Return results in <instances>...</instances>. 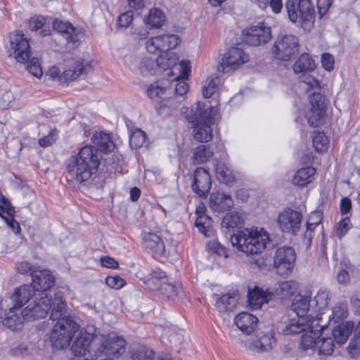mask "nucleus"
Masks as SVG:
<instances>
[{
	"instance_id": "obj_45",
	"label": "nucleus",
	"mask_w": 360,
	"mask_h": 360,
	"mask_svg": "<svg viewBox=\"0 0 360 360\" xmlns=\"http://www.w3.org/2000/svg\"><path fill=\"white\" fill-rule=\"evenodd\" d=\"M166 278V274L160 269H156L150 274V276L146 281L147 287L151 290H158L161 283V280Z\"/></svg>"
},
{
	"instance_id": "obj_46",
	"label": "nucleus",
	"mask_w": 360,
	"mask_h": 360,
	"mask_svg": "<svg viewBox=\"0 0 360 360\" xmlns=\"http://www.w3.org/2000/svg\"><path fill=\"white\" fill-rule=\"evenodd\" d=\"M347 316V307L346 304L340 302L337 304L333 309L331 314H327L330 321L337 323Z\"/></svg>"
},
{
	"instance_id": "obj_21",
	"label": "nucleus",
	"mask_w": 360,
	"mask_h": 360,
	"mask_svg": "<svg viewBox=\"0 0 360 360\" xmlns=\"http://www.w3.org/2000/svg\"><path fill=\"white\" fill-rule=\"evenodd\" d=\"M300 288L299 283L295 281H285L277 283L271 290L273 298L289 299L297 292Z\"/></svg>"
},
{
	"instance_id": "obj_4",
	"label": "nucleus",
	"mask_w": 360,
	"mask_h": 360,
	"mask_svg": "<svg viewBox=\"0 0 360 360\" xmlns=\"http://www.w3.org/2000/svg\"><path fill=\"white\" fill-rule=\"evenodd\" d=\"M79 329V324L72 318L64 316L60 319L50 333L49 340L51 346L57 350L68 347Z\"/></svg>"
},
{
	"instance_id": "obj_34",
	"label": "nucleus",
	"mask_w": 360,
	"mask_h": 360,
	"mask_svg": "<svg viewBox=\"0 0 360 360\" xmlns=\"http://www.w3.org/2000/svg\"><path fill=\"white\" fill-rule=\"evenodd\" d=\"M354 328L353 322H347L336 326L333 330V338L338 344L345 343Z\"/></svg>"
},
{
	"instance_id": "obj_14",
	"label": "nucleus",
	"mask_w": 360,
	"mask_h": 360,
	"mask_svg": "<svg viewBox=\"0 0 360 360\" xmlns=\"http://www.w3.org/2000/svg\"><path fill=\"white\" fill-rule=\"evenodd\" d=\"M295 261V252L291 247H282L276 250L274 265L278 273L284 275L291 272Z\"/></svg>"
},
{
	"instance_id": "obj_10",
	"label": "nucleus",
	"mask_w": 360,
	"mask_h": 360,
	"mask_svg": "<svg viewBox=\"0 0 360 360\" xmlns=\"http://www.w3.org/2000/svg\"><path fill=\"white\" fill-rule=\"evenodd\" d=\"M51 307V299L49 297L48 293L37 294L23 309V316L27 321L43 319L46 316Z\"/></svg>"
},
{
	"instance_id": "obj_13",
	"label": "nucleus",
	"mask_w": 360,
	"mask_h": 360,
	"mask_svg": "<svg viewBox=\"0 0 360 360\" xmlns=\"http://www.w3.org/2000/svg\"><path fill=\"white\" fill-rule=\"evenodd\" d=\"M95 338L92 334L86 332H81L77 337L72 346V351L75 356H84L85 360H96V356H93L95 345Z\"/></svg>"
},
{
	"instance_id": "obj_42",
	"label": "nucleus",
	"mask_w": 360,
	"mask_h": 360,
	"mask_svg": "<svg viewBox=\"0 0 360 360\" xmlns=\"http://www.w3.org/2000/svg\"><path fill=\"white\" fill-rule=\"evenodd\" d=\"M157 37L160 42L162 53L176 48L180 43V39L176 34H163Z\"/></svg>"
},
{
	"instance_id": "obj_35",
	"label": "nucleus",
	"mask_w": 360,
	"mask_h": 360,
	"mask_svg": "<svg viewBox=\"0 0 360 360\" xmlns=\"http://www.w3.org/2000/svg\"><path fill=\"white\" fill-rule=\"evenodd\" d=\"M314 60L307 53H302L293 65L295 73L307 74L315 69Z\"/></svg>"
},
{
	"instance_id": "obj_24",
	"label": "nucleus",
	"mask_w": 360,
	"mask_h": 360,
	"mask_svg": "<svg viewBox=\"0 0 360 360\" xmlns=\"http://www.w3.org/2000/svg\"><path fill=\"white\" fill-rule=\"evenodd\" d=\"M236 326L245 334L250 335L257 328L258 319L248 312H241L234 319Z\"/></svg>"
},
{
	"instance_id": "obj_38",
	"label": "nucleus",
	"mask_w": 360,
	"mask_h": 360,
	"mask_svg": "<svg viewBox=\"0 0 360 360\" xmlns=\"http://www.w3.org/2000/svg\"><path fill=\"white\" fill-rule=\"evenodd\" d=\"M243 224L244 218L242 214L238 212L227 213L221 221V227L228 230L241 228Z\"/></svg>"
},
{
	"instance_id": "obj_53",
	"label": "nucleus",
	"mask_w": 360,
	"mask_h": 360,
	"mask_svg": "<svg viewBox=\"0 0 360 360\" xmlns=\"http://www.w3.org/2000/svg\"><path fill=\"white\" fill-rule=\"evenodd\" d=\"M217 78L209 77L206 79L202 89V94L205 98H210L214 94L217 88Z\"/></svg>"
},
{
	"instance_id": "obj_20",
	"label": "nucleus",
	"mask_w": 360,
	"mask_h": 360,
	"mask_svg": "<svg viewBox=\"0 0 360 360\" xmlns=\"http://www.w3.org/2000/svg\"><path fill=\"white\" fill-rule=\"evenodd\" d=\"M273 299V291L271 288H264L255 287L248 292L249 304L252 309L260 308L263 304L267 303Z\"/></svg>"
},
{
	"instance_id": "obj_51",
	"label": "nucleus",
	"mask_w": 360,
	"mask_h": 360,
	"mask_svg": "<svg viewBox=\"0 0 360 360\" xmlns=\"http://www.w3.org/2000/svg\"><path fill=\"white\" fill-rule=\"evenodd\" d=\"M158 290L160 291L161 294L169 298L178 295L181 290V287L180 285H175L170 283L163 282L159 285Z\"/></svg>"
},
{
	"instance_id": "obj_55",
	"label": "nucleus",
	"mask_w": 360,
	"mask_h": 360,
	"mask_svg": "<svg viewBox=\"0 0 360 360\" xmlns=\"http://www.w3.org/2000/svg\"><path fill=\"white\" fill-rule=\"evenodd\" d=\"M26 63H27V70L30 74H32L37 78L41 77L43 75V71L37 58L30 57V58Z\"/></svg>"
},
{
	"instance_id": "obj_33",
	"label": "nucleus",
	"mask_w": 360,
	"mask_h": 360,
	"mask_svg": "<svg viewBox=\"0 0 360 360\" xmlns=\"http://www.w3.org/2000/svg\"><path fill=\"white\" fill-rule=\"evenodd\" d=\"M18 308H14L13 306L11 307L6 317L3 320V324L12 330L19 329L23 321L27 320L23 316V309L20 311V314L18 313Z\"/></svg>"
},
{
	"instance_id": "obj_54",
	"label": "nucleus",
	"mask_w": 360,
	"mask_h": 360,
	"mask_svg": "<svg viewBox=\"0 0 360 360\" xmlns=\"http://www.w3.org/2000/svg\"><path fill=\"white\" fill-rule=\"evenodd\" d=\"M325 101L326 100L322 95L314 93L310 97V110L326 112V104Z\"/></svg>"
},
{
	"instance_id": "obj_22",
	"label": "nucleus",
	"mask_w": 360,
	"mask_h": 360,
	"mask_svg": "<svg viewBox=\"0 0 360 360\" xmlns=\"http://www.w3.org/2000/svg\"><path fill=\"white\" fill-rule=\"evenodd\" d=\"M233 206L231 195L219 191L213 192L210 197V207L217 212H224Z\"/></svg>"
},
{
	"instance_id": "obj_30",
	"label": "nucleus",
	"mask_w": 360,
	"mask_h": 360,
	"mask_svg": "<svg viewBox=\"0 0 360 360\" xmlns=\"http://www.w3.org/2000/svg\"><path fill=\"white\" fill-rule=\"evenodd\" d=\"M136 71L144 77L154 75L158 69L156 60L151 57H143L135 61Z\"/></svg>"
},
{
	"instance_id": "obj_18",
	"label": "nucleus",
	"mask_w": 360,
	"mask_h": 360,
	"mask_svg": "<svg viewBox=\"0 0 360 360\" xmlns=\"http://www.w3.org/2000/svg\"><path fill=\"white\" fill-rule=\"evenodd\" d=\"M32 286L38 295L47 291L55 284V277L48 269H39V267L33 274Z\"/></svg>"
},
{
	"instance_id": "obj_28",
	"label": "nucleus",
	"mask_w": 360,
	"mask_h": 360,
	"mask_svg": "<svg viewBox=\"0 0 360 360\" xmlns=\"http://www.w3.org/2000/svg\"><path fill=\"white\" fill-rule=\"evenodd\" d=\"M311 294L305 292L304 294H298L295 296L291 309L300 317H306V314L309 311L310 306Z\"/></svg>"
},
{
	"instance_id": "obj_52",
	"label": "nucleus",
	"mask_w": 360,
	"mask_h": 360,
	"mask_svg": "<svg viewBox=\"0 0 360 360\" xmlns=\"http://www.w3.org/2000/svg\"><path fill=\"white\" fill-rule=\"evenodd\" d=\"M325 112L321 110H310L306 115L310 126L317 127L323 123Z\"/></svg>"
},
{
	"instance_id": "obj_47",
	"label": "nucleus",
	"mask_w": 360,
	"mask_h": 360,
	"mask_svg": "<svg viewBox=\"0 0 360 360\" xmlns=\"http://www.w3.org/2000/svg\"><path fill=\"white\" fill-rule=\"evenodd\" d=\"M262 9H265L269 5L274 13H280L283 8V0H250Z\"/></svg>"
},
{
	"instance_id": "obj_2",
	"label": "nucleus",
	"mask_w": 360,
	"mask_h": 360,
	"mask_svg": "<svg viewBox=\"0 0 360 360\" xmlns=\"http://www.w3.org/2000/svg\"><path fill=\"white\" fill-rule=\"evenodd\" d=\"M212 110L211 106L198 101L192 105L187 115L193 128V138L198 142H208L212 139Z\"/></svg>"
},
{
	"instance_id": "obj_60",
	"label": "nucleus",
	"mask_w": 360,
	"mask_h": 360,
	"mask_svg": "<svg viewBox=\"0 0 360 360\" xmlns=\"http://www.w3.org/2000/svg\"><path fill=\"white\" fill-rule=\"evenodd\" d=\"M322 213L320 211L312 212L307 222L308 229H315L322 221Z\"/></svg>"
},
{
	"instance_id": "obj_25",
	"label": "nucleus",
	"mask_w": 360,
	"mask_h": 360,
	"mask_svg": "<svg viewBox=\"0 0 360 360\" xmlns=\"http://www.w3.org/2000/svg\"><path fill=\"white\" fill-rule=\"evenodd\" d=\"M148 96L155 101L165 100L173 93V88H169L167 81L151 84L147 89Z\"/></svg>"
},
{
	"instance_id": "obj_9",
	"label": "nucleus",
	"mask_w": 360,
	"mask_h": 360,
	"mask_svg": "<svg viewBox=\"0 0 360 360\" xmlns=\"http://www.w3.org/2000/svg\"><path fill=\"white\" fill-rule=\"evenodd\" d=\"M10 52L20 63H26L32 57L30 41L21 30H15L9 34Z\"/></svg>"
},
{
	"instance_id": "obj_48",
	"label": "nucleus",
	"mask_w": 360,
	"mask_h": 360,
	"mask_svg": "<svg viewBox=\"0 0 360 360\" xmlns=\"http://www.w3.org/2000/svg\"><path fill=\"white\" fill-rule=\"evenodd\" d=\"M155 352L153 350L141 346L132 352L130 360H158L154 359Z\"/></svg>"
},
{
	"instance_id": "obj_41",
	"label": "nucleus",
	"mask_w": 360,
	"mask_h": 360,
	"mask_svg": "<svg viewBox=\"0 0 360 360\" xmlns=\"http://www.w3.org/2000/svg\"><path fill=\"white\" fill-rule=\"evenodd\" d=\"M212 155V151L208 146L200 145L193 152L192 160L193 164L200 165L207 162Z\"/></svg>"
},
{
	"instance_id": "obj_11",
	"label": "nucleus",
	"mask_w": 360,
	"mask_h": 360,
	"mask_svg": "<svg viewBox=\"0 0 360 360\" xmlns=\"http://www.w3.org/2000/svg\"><path fill=\"white\" fill-rule=\"evenodd\" d=\"M249 60V56L238 47H231L224 56L221 62L217 67L219 72H229L238 69L240 65Z\"/></svg>"
},
{
	"instance_id": "obj_39",
	"label": "nucleus",
	"mask_w": 360,
	"mask_h": 360,
	"mask_svg": "<svg viewBox=\"0 0 360 360\" xmlns=\"http://www.w3.org/2000/svg\"><path fill=\"white\" fill-rule=\"evenodd\" d=\"M215 174L219 181L227 185L236 180L232 171L222 162H217L215 165Z\"/></svg>"
},
{
	"instance_id": "obj_3",
	"label": "nucleus",
	"mask_w": 360,
	"mask_h": 360,
	"mask_svg": "<svg viewBox=\"0 0 360 360\" xmlns=\"http://www.w3.org/2000/svg\"><path fill=\"white\" fill-rule=\"evenodd\" d=\"M233 247H236L248 255H257L262 252L269 242V235L263 229L258 231L245 229L234 233L231 237Z\"/></svg>"
},
{
	"instance_id": "obj_26",
	"label": "nucleus",
	"mask_w": 360,
	"mask_h": 360,
	"mask_svg": "<svg viewBox=\"0 0 360 360\" xmlns=\"http://www.w3.org/2000/svg\"><path fill=\"white\" fill-rule=\"evenodd\" d=\"M316 319L312 315H307L306 317H300L291 319L286 323L283 332L285 335H292L303 333L307 330V325H310L309 320Z\"/></svg>"
},
{
	"instance_id": "obj_19",
	"label": "nucleus",
	"mask_w": 360,
	"mask_h": 360,
	"mask_svg": "<svg viewBox=\"0 0 360 360\" xmlns=\"http://www.w3.org/2000/svg\"><path fill=\"white\" fill-rule=\"evenodd\" d=\"M142 245L145 250L153 257H160L165 255V246L164 242L156 233H144L142 239Z\"/></svg>"
},
{
	"instance_id": "obj_8",
	"label": "nucleus",
	"mask_w": 360,
	"mask_h": 360,
	"mask_svg": "<svg viewBox=\"0 0 360 360\" xmlns=\"http://www.w3.org/2000/svg\"><path fill=\"white\" fill-rule=\"evenodd\" d=\"M298 48L299 41L296 36L281 34L277 37L271 51L276 59L288 61L298 52Z\"/></svg>"
},
{
	"instance_id": "obj_31",
	"label": "nucleus",
	"mask_w": 360,
	"mask_h": 360,
	"mask_svg": "<svg viewBox=\"0 0 360 360\" xmlns=\"http://www.w3.org/2000/svg\"><path fill=\"white\" fill-rule=\"evenodd\" d=\"M166 20L165 13L158 8H152L143 18L144 24L150 29L161 27Z\"/></svg>"
},
{
	"instance_id": "obj_27",
	"label": "nucleus",
	"mask_w": 360,
	"mask_h": 360,
	"mask_svg": "<svg viewBox=\"0 0 360 360\" xmlns=\"http://www.w3.org/2000/svg\"><path fill=\"white\" fill-rule=\"evenodd\" d=\"M13 207L8 200L0 193V216L6 224L17 233L20 230L19 224L12 217Z\"/></svg>"
},
{
	"instance_id": "obj_16",
	"label": "nucleus",
	"mask_w": 360,
	"mask_h": 360,
	"mask_svg": "<svg viewBox=\"0 0 360 360\" xmlns=\"http://www.w3.org/2000/svg\"><path fill=\"white\" fill-rule=\"evenodd\" d=\"M245 41L251 46H259L271 38V28L264 23L252 26L243 31Z\"/></svg>"
},
{
	"instance_id": "obj_36",
	"label": "nucleus",
	"mask_w": 360,
	"mask_h": 360,
	"mask_svg": "<svg viewBox=\"0 0 360 360\" xmlns=\"http://www.w3.org/2000/svg\"><path fill=\"white\" fill-rule=\"evenodd\" d=\"M238 294L236 292L224 294L216 302V307L219 312L233 310L238 302Z\"/></svg>"
},
{
	"instance_id": "obj_44",
	"label": "nucleus",
	"mask_w": 360,
	"mask_h": 360,
	"mask_svg": "<svg viewBox=\"0 0 360 360\" xmlns=\"http://www.w3.org/2000/svg\"><path fill=\"white\" fill-rule=\"evenodd\" d=\"M158 68L162 70L169 69L177 63L178 57L173 52H165L161 53L156 59Z\"/></svg>"
},
{
	"instance_id": "obj_12",
	"label": "nucleus",
	"mask_w": 360,
	"mask_h": 360,
	"mask_svg": "<svg viewBox=\"0 0 360 360\" xmlns=\"http://www.w3.org/2000/svg\"><path fill=\"white\" fill-rule=\"evenodd\" d=\"M325 314V311L321 312L316 315V319L309 320L310 325H307V328L301 338V345L304 350L309 349L316 350V342L323 330V325L319 322L322 319V316Z\"/></svg>"
},
{
	"instance_id": "obj_61",
	"label": "nucleus",
	"mask_w": 360,
	"mask_h": 360,
	"mask_svg": "<svg viewBox=\"0 0 360 360\" xmlns=\"http://www.w3.org/2000/svg\"><path fill=\"white\" fill-rule=\"evenodd\" d=\"M146 49L148 52L153 54L162 53L158 37L150 38L146 43Z\"/></svg>"
},
{
	"instance_id": "obj_6",
	"label": "nucleus",
	"mask_w": 360,
	"mask_h": 360,
	"mask_svg": "<svg viewBox=\"0 0 360 360\" xmlns=\"http://www.w3.org/2000/svg\"><path fill=\"white\" fill-rule=\"evenodd\" d=\"M285 6L292 22L301 23L306 28L314 21L316 7L314 0H287Z\"/></svg>"
},
{
	"instance_id": "obj_50",
	"label": "nucleus",
	"mask_w": 360,
	"mask_h": 360,
	"mask_svg": "<svg viewBox=\"0 0 360 360\" xmlns=\"http://www.w3.org/2000/svg\"><path fill=\"white\" fill-rule=\"evenodd\" d=\"M146 139V134L139 129H135L132 131L130 139L129 144L131 148L137 149L143 146Z\"/></svg>"
},
{
	"instance_id": "obj_5",
	"label": "nucleus",
	"mask_w": 360,
	"mask_h": 360,
	"mask_svg": "<svg viewBox=\"0 0 360 360\" xmlns=\"http://www.w3.org/2000/svg\"><path fill=\"white\" fill-rule=\"evenodd\" d=\"M125 340L115 333L96 336L93 356L118 358L125 352Z\"/></svg>"
},
{
	"instance_id": "obj_17",
	"label": "nucleus",
	"mask_w": 360,
	"mask_h": 360,
	"mask_svg": "<svg viewBox=\"0 0 360 360\" xmlns=\"http://www.w3.org/2000/svg\"><path fill=\"white\" fill-rule=\"evenodd\" d=\"M302 219L300 212L287 210L279 214L277 223L282 231L295 233L300 229Z\"/></svg>"
},
{
	"instance_id": "obj_58",
	"label": "nucleus",
	"mask_w": 360,
	"mask_h": 360,
	"mask_svg": "<svg viewBox=\"0 0 360 360\" xmlns=\"http://www.w3.org/2000/svg\"><path fill=\"white\" fill-rule=\"evenodd\" d=\"M260 348L264 352H268L273 347V344L275 342L274 338L271 333H266L259 338Z\"/></svg>"
},
{
	"instance_id": "obj_40",
	"label": "nucleus",
	"mask_w": 360,
	"mask_h": 360,
	"mask_svg": "<svg viewBox=\"0 0 360 360\" xmlns=\"http://www.w3.org/2000/svg\"><path fill=\"white\" fill-rule=\"evenodd\" d=\"M212 219L207 214L197 217L195 219V226L199 231L206 237L214 236V230L212 226Z\"/></svg>"
},
{
	"instance_id": "obj_23",
	"label": "nucleus",
	"mask_w": 360,
	"mask_h": 360,
	"mask_svg": "<svg viewBox=\"0 0 360 360\" xmlns=\"http://www.w3.org/2000/svg\"><path fill=\"white\" fill-rule=\"evenodd\" d=\"M37 292L31 285H23L16 288L11 297V300L14 302V308H21L31 298H34Z\"/></svg>"
},
{
	"instance_id": "obj_29",
	"label": "nucleus",
	"mask_w": 360,
	"mask_h": 360,
	"mask_svg": "<svg viewBox=\"0 0 360 360\" xmlns=\"http://www.w3.org/2000/svg\"><path fill=\"white\" fill-rule=\"evenodd\" d=\"M53 27L63 34L68 43H75L79 40V34L70 22L56 20L53 22Z\"/></svg>"
},
{
	"instance_id": "obj_56",
	"label": "nucleus",
	"mask_w": 360,
	"mask_h": 360,
	"mask_svg": "<svg viewBox=\"0 0 360 360\" xmlns=\"http://www.w3.org/2000/svg\"><path fill=\"white\" fill-rule=\"evenodd\" d=\"M314 301L319 310L325 309L329 301V292L325 290H320L314 297Z\"/></svg>"
},
{
	"instance_id": "obj_49",
	"label": "nucleus",
	"mask_w": 360,
	"mask_h": 360,
	"mask_svg": "<svg viewBox=\"0 0 360 360\" xmlns=\"http://www.w3.org/2000/svg\"><path fill=\"white\" fill-rule=\"evenodd\" d=\"M312 143L314 148L317 151H323L328 148V137L320 131H314L311 135Z\"/></svg>"
},
{
	"instance_id": "obj_57",
	"label": "nucleus",
	"mask_w": 360,
	"mask_h": 360,
	"mask_svg": "<svg viewBox=\"0 0 360 360\" xmlns=\"http://www.w3.org/2000/svg\"><path fill=\"white\" fill-rule=\"evenodd\" d=\"M39 266L32 265L28 262L24 261L16 264V270L21 274H30L32 277L35 274Z\"/></svg>"
},
{
	"instance_id": "obj_64",
	"label": "nucleus",
	"mask_w": 360,
	"mask_h": 360,
	"mask_svg": "<svg viewBox=\"0 0 360 360\" xmlns=\"http://www.w3.org/2000/svg\"><path fill=\"white\" fill-rule=\"evenodd\" d=\"M148 27V26H140L134 28L132 31L134 37L139 40L147 39L150 34Z\"/></svg>"
},
{
	"instance_id": "obj_7",
	"label": "nucleus",
	"mask_w": 360,
	"mask_h": 360,
	"mask_svg": "<svg viewBox=\"0 0 360 360\" xmlns=\"http://www.w3.org/2000/svg\"><path fill=\"white\" fill-rule=\"evenodd\" d=\"M91 69L89 61L74 60L68 63L63 73L57 68H53L49 70V75L53 79H58L60 83L65 84L76 79L80 75H87Z\"/></svg>"
},
{
	"instance_id": "obj_62",
	"label": "nucleus",
	"mask_w": 360,
	"mask_h": 360,
	"mask_svg": "<svg viewBox=\"0 0 360 360\" xmlns=\"http://www.w3.org/2000/svg\"><path fill=\"white\" fill-rule=\"evenodd\" d=\"M134 19V12L127 11L121 14L118 18V25L122 27H128Z\"/></svg>"
},
{
	"instance_id": "obj_15",
	"label": "nucleus",
	"mask_w": 360,
	"mask_h": 360,
	"mask_svg": "<svg viewBox=\"0 0 360 360\" xmlns=\"http://www.w3.org/2000/svg\"><path fill=\"white\" fill-rule=\"evenodd\" d=\"M212 186L209 172L202 167H198L193 174L191 188L200 198H206Z\"/></svg>"
},
{
	"instance_id": "obj_37",
	"label": "nucleus",
	"mask_w": 360,
	"mask_h": 360,
	"mask_svg": "<svg viewBox=\"0 0 360 360\" xmlns=\"http://www.w3.org/2000/svg\"><path fill=\"white\" fill-rule=\"evenodd\" d=\"M52 309L50 314V318L53 320H59L63 318V316L66 311V304L63 300V295L60 292L55 294L54 300L51 302Z\"/></svg>"
},
{
	"instance_id": "obj_32",
	"label": "nucleus",
	"mask_w": 360,
	"mask_h": 360,
	"mask_svg": "<svg viewBox=\"0 0 360 360\" xmlns=\"http://www.w3.org/2000/svg\"><path fill=\"white\" fill-rule=\"evenodd\" d=\"M315 174L316 169L313 167L301 168L295 173L292 183L297 186H307L313 181Z\"/></svg>"
},
{
	"instance_id": "obj_1",
	"label": "nucleus",
	"mask_w": 360,
	"mask_h": 360,
	"mask_svg": "<svg viewBox=\"0 0 360 360\" xmlns=\"http://www.w3.org/2000/svg\"><path fill=\"white\" fill-rule=\"evenodd\" d=\"M91 141L94 146H83L77 154L67 160L66 178L68 181L101 188L103 187V180L97 174L102 158L100 152H111L115 148V144L110 134L103 131L96 132Z\"/></svg>"
},
{
	"instance_id": "obj_59",
	"label": "nucleus",
	"mask_w": 360,
	"mask_h": 360,
	"mask_svg": "<svg viewBox=\"0 0 360 360\" xmlns=\"http://www.w3.org/2000/svg\"><path fill=\"white\" fill-rule=\"evenodd\" d=\"M105 283L110 288L118 290L122 288L126 284V282L122 278L117 276H108L105 278Z\"/></svg>"
},
{
	"instance_id": "obj_43",
	"label": "nucleus",
	"mask_w": 360,
	"mask_h": 360,
	"mask_svg": "<svg viewBox=\"0 0 360 360\" xmlns=\"http://www.w3.org/2000/svg\"><path fill=\"white\" fill-rule=\"evenodd\" d=\"M335 343L332 337L321 338L316 342V350L321 356H330L334 351Z\"/></svg>"
},
{
	"instance_id": "obj_63",
	"label": "nucleus",
	"mask_w": 360,
	"mask_h": 360,
	"mask_svg": "<svg viewBox=\"0 0 360 360\" xmlns=\"http://www.w3.org/2000/svg\"><path fill=\"white\" fill-rule=\"evenodd\" d=\"M169 88H173V91L179 96L184 95L188 90V84L184 79L176 80V84L172 86H168Z\"/></svg>"
}]
</instances>
